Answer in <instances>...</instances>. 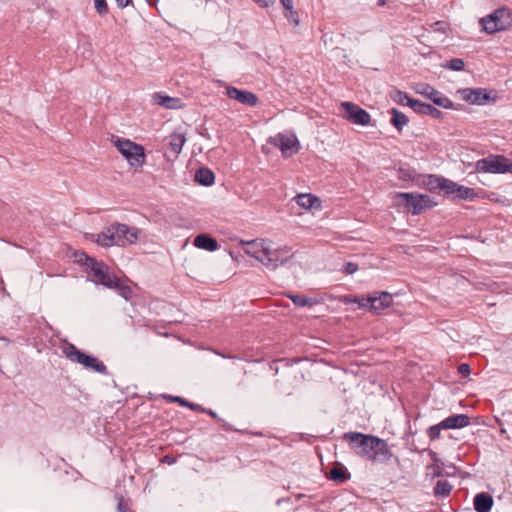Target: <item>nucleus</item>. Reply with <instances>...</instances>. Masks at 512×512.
I'll return each instance as SVG.
<instances>
[{
  "label": "nucleus",
  "mask_w": 512,
  "mask_h": 512,
  "mask_svg": "<svg viewBox=\"0 0 512 512\" xmlns=\"http://www.w3.org/2000/svg\"><path fill=\"white\" fill-rule=\"evenodd\" d=\"M453 486L447 480H438L433 487V494L436 497H448Z\"/></svg>",
  "instance_id": "cd10ccee"
},
{
  "label": "nucleus",
  "mask_w": 512,
  "mask_h": 512,
  "mask_svg": "<svg viewBox=\"0 0 512 512\" xmlns=\"http://www.w3.org/2000/svg\"><path fill=\"white\" fill-rule=\"evenodd\" d=\"M442 67L453 71H462L465 67V63L461 58H453L443 63Z\"/></svg>",
  "instance_id": "58836bf2"
},
{
  "label": "nucleus",
  "mask_w": 512,
  "mask_h": 512,
  "mask_svg": "<svg viewBox=\"0 0 512 512\" xmlns=\"http://www.w3.org/2000/svg\"><path fill=\"white\" fill-rule=\"evenodd\" d=\"M459 185L451 180L443 179L440 191H443L445 195H454L457 194V190Z\"/></svg>",
  "instance_id": "4c0bfd02"
},
{
  "label": "nucleus",
  "mask_w": 512,
  "mask_h": 512,
  "mask_svg": "<svg viewBox=\"0 0 512 512\" xmlns=\"http://www.w3.org/2000/svg\"><path fill=\"white\" fill-rule=\"evenodd\" d=\"M343 439L356 454L369 461L384 462L391 457L387 443L376 436L348 432L343 435Z\"/></svg>",
  "instance_id": "f257e3e1"
},
{
  "label": "nucleus",
  "mask_w": 512,
  "mask_h": 512,
  "mask_svg": "<svg viewBox=\"0 0 512 512\" xmlns=\"http://www.w3.org/2000/svg\"><path fill=\"white\" fill-rule=\"evenodd\" d=\"M458 373L463 377H467L471 373L470 365L467 363H462L458 366Z\"/></svg>",
  "instance_id": "a18cd8bd"
},
{
  "label": "nucleus",
  "mask_w": 512,
  "mask_h": 512,
  "mask_svg": "<svg viewBox=\"0 0 512 512\" xmlns=\"http://www.w3.org/2000/svg\"><path fill=\"white\" fill-rule=\"evenodd\" d=\"M240 245L243 246L244 252L260 261L269 269H276L280 265H284L290 259L288 253L290 248L287 246L271 249L268 243L262 239H255L252 241H240Z\"/></svg>",
  "instance_id": "f03ea898"
},
{
  "label": "nucleus",
  "mask_w": 512,
  "mask_h": 512,
  "mask_svg": "<svg viewBox=\"0 0 512 512\" xmlns=\"http://www.w3.org/2000/svg\"><path fill=\"white\" fill-rule=\"evenodd\" d=\"M161 462L167 463L169 465H172V464H174L176 462V458L174 456H172V455H165L162 458Z\"/></svg>",
  "instance_id": "8fccbe9b"
},
{
  "label": "nucleus",
  "mask_w": 512,
  "mask_h": 512,
  "mask_svg": "<svg viewBox=\"0 0 512 512\" xmlns=\"http://www.w3.org/2000/svg\"><path fill=\"white\" fill-rule=\"evenodd\" d=\"M139 229L126 224L115 223L97 234L96 242L101 246L113 245L125 247L138 241Z\"/></svg>",
  "instance_id": "7ed1b4c3"
},
{
  "label": "nucleus",
  "mask_w": 512,
  "mask_h": 512,
  "mask_svg": "<svg viewBox=\"0 0 512 512\" xmlns=\"http://www.w3.org/2000/svg\"><path fill=\"white\" fill-rule=\"evenodd\" d=\"M193 244L195 247L213 252L218 249V243L216 239L207 235V234H199L194 238Z\"/></svg>",
  "instance_id": "f3484780"
},
{
  "label": "nucleus",
  "mask_w": 512,
  "mask_h": 512,
  "mask_svg": "<svg viewBox=\"0 0 512 512\" xmlns=\"http://www.w3.org/2000/svg\"><path fill=\"white\" fill-rule=\"evenodd\" d=\"M479 22L483 28V31H485L488 34H494L499 31H504V28L501 24V20L498 17L497 10L481 18Z\"/></svg>",
  "instance_id": "f8f14e48"
},
{
  "label": "nucleus",
  "mask_w": 512,
  "mask_h": 512,
  "mask_svg": "<svg viewBox=\"0 0 512 512\" xmlns=\"http://www.w3.org/2000/svg\"><path fill=\"white\" fill-rule=\"evenodd\" d=\"M269 143L279 148L284 157H290L299 151L300 144L295 135L278 133L269 139Z\"/></svg>",
  "instance_id": "6e6552de"
},
{
  "label": "nucleus",
  "mask_w": 512,
  "mask_h": 512,
  "mask_svg": "<svg viewBox=\"0 0 512 512\" xmlns=\"http://www.w3.org/2000/svg\"><path fill=\"white\" fill-rule=\"evenodd\" d=\"M432 26L434 27L435 31H440L442 33H445L446 30L448 29V23L445 21H437L433 23Z\"/></svg>",
  "instance_id": "49530a36"
},
{
  "label": "nucleus",
  "mask_w": 512,
  "mask_h": 512,
  "mask_svg": "<svg viewBox=\"0 0 512 512\" xmlns=\"http://www.w3.org/2000/svg\"><path fill=\"white\" fill-rule=\"evenodd\" d=\"M418 93L426 96L434 105L444 109H459L461 106L460 104L455 106L448 97L426 84L421 85V88L418 86Z\"/></svg>",
  "instance_id": "9d476101"
},
{
  "label": "nucleus",
  "mask_w": 512,
  "mask_h": 512,
  "mask_svg": "<svg viewBox=\"0 0 512 512\" xmlns=\"http://www.w3.org/2000/svg\"><path fill=\"white\" fill-rule=\"evenodd\" d=\"M436 204L429 195L418 193V213L424 209L432 208Z\"/></svg>",
  "instance_id": "c9c22d12"
},
{
  "label": "nucleus",
  "mask_w": 512,
  "mask_h": 512,
  "mask_svg": "<svg viewBox=\"0 0 512 512\" xmlns=\"http://www.w3.org/2000/svg\"><path fill=\"white\" fill-rule=\"evenodd\" d=\"M389 97L398 104H404L407 101V104L414 110H416V99L408 97V95L400 90L392 89L389 92Z\"/></svg>",
  "instance_id": "b1692460"
},
{
  "label": "nucleus",
  "mask_w": 512,
  "mask_h": 512,
  "mask_svg": "<svg viewBox=\"0 0 512 512\" xmlns=\"http://www.w3.org/2000/svg\"><path fill=\"white\" fill-rule=\"evenodd\" d=\"M153 98L156 104L167 109H178L181 107V100L179 98L170 97L162 93H155Z\"/></svg>",
  "instance_id": "412c9836"
},
{
  "label": "nucleus",
  "mask_w": 512,
  "mask_h": 512,
  "mask_svg": "<svg viewBox=\"0 0 512 512\" xmlns=\"http://www.w3.org/2000/svg\"><path fill=\"white\" fill-rule=\"evenodd\" d=\"M377 5L379 7L385 6L386 5V0H378Z\"/></svg>",
  "instance_id": "864d4df0"
},
{
  "label": "nucleus",
  "mask_w": 512,
  "mask_h": 512,
  "mask_svg": "<svg viewBox=\"0 0 512 512\" xmlns=\"http://www.w3.org/2000/svg\"><path fill=\"white\" fill-rule=\"evenodd\" d=\"M358 270V265L356 263L348 262L344 265V272L347 274H353Z\"/></svg>",
  "instance_id": "de8ad7c7"
},
{
  "label": "nucleus",
  "mask_w": 512,
  "mask_h": 512,
  "mask_svg": "<svg viewBox=\"0 0 512 512\" xmlns=\"http://www.w3.org/2000/svg\"><path fill=\"white\" fill-rule=\"evenodd\" d=\"M442 429H444V428L441 426V422H440L437 425L429 427L427 430V434L431 440H435L439 437L440 431Z\"/></svg>",
  "instance_id": "c03bdc74"
},
{
  "label": "nucleus",
  "mask_w": 512,
  "mask_h": 512,
  "mask_svg": "<svg viewBox=\"0 0 512 512\" xmlns=\"http://www.w3.org/2000/svg\"><path fill=\"white\" fill-rule=\"evenodd\" d=\"M95 9L99 15H106L108 13V5L106 0H94Z\"/></svg>",
  "instance_id": "37998d69"
},
{
  "label": "nucleus",
  "mask_w": 512,
  "mask_h": 512,
  "mask_svg": "<svg viewBox=\"0 0 512 512\" xmlns=\"http://www.w3.org/2000/svg\"><path fill=\"white\" fill-rule=\"evenodd\" d=\"M115 500L117 502V512H134L130 508V504L124 497L120 494L115 495Z\"/></svg>",
  "instance_id": "ea45409f"
},
{
  "label": "nucleus",
  "mask_w": 512,
  "mask_h": 512,
  "mask_svg": "<svg viewBox=\"0 0 512 512\" xmlns=\"http://www.w3.org/2000/svg\"><path fill=\"white\" fill-rule=\"evenodd\" d=\"M443 179L435 175H420L418 176V183L421 182L430 191H440Z\"/></svg>",
  "instance_id": "4be33fe9"
},
{
  "label": "nucleus",
  "mask_w": 512,
  "mask_h": 512,
  "mask_svg": "<svg viewBox=\"0 0 512 512\" xmlns=\"http://www.w3.org/2000/svg\"><path fill=\"white\" fill-rule=\"evenodd\" d=\"M477 512H489L493 506V498L488 493H478L473 500Z\"/></svg>",
  "instance_id": "a211bd4d"
},
{
  "label": "nucleus",
  "mask_w": 512,
  "mask_h": 512,
  "mask_svg": "<svg viewBox=\"0 0 512 512\" xmlns=\"http://www.w3.org/2000/svg\"><path fill=\"white\" fill-rule=\"evenodd\" d=\"M163 398L166 399L169 402H175L178 403L181 406L187 407L192 411H200L204 410V408L196 403H192L187 401L185 398H182L180 396H173V395H163Z\"/></svg>",
  "instance_id": "bb28decb"
},
{
  "label": "nucleus",
  "mask_w": 512,
  "mask_h": 512,
  "mask_svg": "<svg viewBox=\"0 0 512 512\" xmlns=\"http://www.w3.org/2000/svg\"><path fill=\"white\" fill-rule=\"evenodd\" d=\"M394 199L399 206H403L409 213L416 215V195L414 193H396Z\"/></svg>",
  "instance_id": "dca6fc26"
},
{
  "label": "nucleus",
  "mask_w": 512,
  "mask_h": 512,
  "mask_svg": "<svg viewBox=\"0 0 512 512\" xmlns=\"http://www.w3.org/2000/svg\"><path fill=\"white\" fill-rule=\"evenodd\" d=\"M476 171L484 173L512 174V159L504 155H489L476 162Z\"/></svg>",
  "instance_id": "423d86ee"
},
{
  "label": "nucleus",
  "mask_w": 512,
  "mask_h": 512,
  "mask_svg": "<svg viewBox=\"0 0 512 512\" xmlns=\"http://www.w3.org/2000/svg\"><path fill=\"white\" fill-rule=\"evenodd\" d=\"M84 265L90 269V274L96 284H102L108 288H116L119 286V279L109 273L108 266L102 262L97 261L95 258L84 255Z\"/></svg>",
  "instance_id": "20e7f679"
},
{
  "label": "nucleus",
  "mask_w": 512,
  "mask_h": 512,
  "mask_svg": "<svg viewBox=\"0 0 512 512\" xmlns=\"http://www.w3.org/2000/svg\"><path fill=\"white\" fill-rule=\"evenodd\" d=\"M462 99L475 105H484L488 102H495L497 96L493 91L484 88H464L459 90Z\"/></svg>",
  "instance_id": "1a4fd4ad"
},
{
  "label": "nucleus",
  "mask_w": 512,
  "mask_h": 512,
  "mask_svg": "<svg viewBox=\"0 0 512 512\" xmlns=\"http://www.w3.org/2000/svg\"><path fill=\"white\" fill-rule=\"evenodd\" d=\"M63 353L71 362L81 364L86 369L93 370L100 374H107V367L96 357L88 355L79 350L75 345L69 344L63 349Z\"/></svg>",
  "instance_id": "39448f33"
},
{
  "label": "nucleus",
  "mask_w": 512,
  "mask_h": 512,
  "mask_svg": "<svg viewBox=\"0 0 512 512\" xmlns=\"http://www.w3.org/2000/svg\"><path fill=\"white\" fill-rule=\"evenodd\" d=\"M185 142L186 137L182 132L175 131L169 136V147L175 153V155H178L181 152Z\"/></svg>",
  "instance_id": "5701e85b"
},
{
  "label": "nucleus",
  "mask_w": 512,
  "mask_h": 512,
  "mask_svg": "<svg viewBox=\"0 0 512 512\" xmlns=\"http://www.w3.org/2000/svg\"><path fill=\"white\" fill-rule=\"evenodd\" d=\"M116 288L119 289L121 295L124 296L125 298H128V294L131 293L130 287L122 285L120 281H119V286Z\"/></svg>",
  "instance_id": "09e8293b"
},
{
  "label": "nucleus",
  "mask_w": 512,
  "mask_h": 512,
  "mask_svg": "<svg viewBox=\"0 0 512 512\" xmlns=\"http://www.w3.org/2000/svg\"><path fill=\"white\" fill-rule=\"evenodd\" d=\"M371 312L380 313L383 309L392 304V295L387 292H376L371 295Z\"/></svg>",
  "instance_id": "2eb2a0df"
},
{
  "label": "nucleus",
  "mask_w": 512,
  "mask_h": 512,
  "mask_svg": "<svg viewBox=\"0 0 512 512\" xmlns=\"http://www.w3.org/2000/svg\"><path fill=\"white\" fill-rule=\"evenodd\" d=\"M397 177L403 181H412L414 179L413 171L402 166L397 170Z\"/></svg>",
  "instance_id": "a19ab883"
},
{
  "label": "nucleus",
  "mask_w": 512,
  "mask_h": 512,
  "mask_svg": "<svg viewBox=\"0 0 512 512\" xmlns=\"http://www.w3.org/2000/svg\"><path fill=\"white\" fill-rule=\"evenodd\" d=\"M347 302H353L357 303L359 308L361 309H367L371 311V304H372V298L371 295L368 297H357V296H350L346 297Z\"/></svg>",
  "instance_id": "f704fd0d"
},
{
  "label": "nucleus",
  "mask_w": 512,
  "mask_h": 512,
  "mask_svg": "<svg viewBox=\"0 0 512 512\" xmlns=\"http://www.w3.org/2000/svg\"><path fill=\"white\" fill-rule=\"evenodd\" d=\"M470 424V418L466 414H454L441 421L444 429H459Z\"/></svg>",
  "instance_id": "ddd939ff"
},
{
  "label": "nucleus",
  "mask_w": 512,
  "mask_h": 512,
  "mask_svg": "<svg viewBox=\"0 0 512 512\" xmlns=\"http://www.w3.org/2000/svg\"><path fill=\"white\" fill-rule=\"evenodd\" d=\"M477 193L474 189L459 185L456 197L462 200H473Z\"/></svg>",
  "instance_id": "e433bc0d"
},
{
  "label": "nucleus",
  "mask_w": 512,
  "mask_h": 512,
  "mask_svg": "<svg viewBox=\"0 0 512 512\" xmlns=\"http://www.w3.org/2000/svg\"><path fill=\"white\" fill-rule=\"evenodd\" d=\"M226 95L230 99H234L241 104L250 107H256L259 104V99L255 93L247 90H240L234 86L226 87Z\"/></svg>",
  "instance_id": "9b49d317"
},
{
  "label": "nucleus",
  "mask_w": 512,
  "mask_h": 512,
  "mask_svg": "<svg viewBox=\"0 0 512 512\" xmlns=\"http://www.w3.org/2000/svg\"><path fill=\"white\" fill-rule=\"evenodd\" d=\"M296 203L305 209L320 208V199L312 194H299L295 197Z\"/></svg>",
  "instance_id": "aec40b11"
},
{
  "label": "nucleus",
  "mask_w": 512,
  "mask_h": 512,
  "mask_svg": "<svg viewBox=\"0 0 512 512\" xmlns=\"http://www.w3.org/2000/svg\"><path fill=\"white\" fill-rule=\"evenodd\" d=\"M418 113L424 114V115H430L431 117L435 119H441L443 118L444 114L441 110L434 107L431 104L423 103L418 100Z\"/></svg>",
  "instance_id": "a878e982"
},
{
  "label": "nucleus",
  "mask_w": 512,
  "mask_h": 512,
  "mask_svg": "<svg viewBox=\"0 0 512 512\" xmlns=\"http://www.w3.org/2000/svg\"><path fill=\"white\" fill-rule=\"evenodd\" d=\"M340 108L343 111L342 117L352 124L367 126L371 122L370 114L353 102H341Z\"/></svg>",
  "instance_id": "0eeeda50"
},
{
  "label": "nucleus",
  "mask_w": 512,
  "mask_h": 512,
  "mask_svg": "<svg viewBox=\"0 0 512 512\" xmlns=\"http://www.w3.org/2000/svg\"><path fill=\"white\" fill-rule=\"evenodd\" d=\"M195 180L203 186H210L214 183L215 175L209 168H200L195 174Z\"/></svg>",
  "instance_id": "393cba45"
},
{
  "label": "nucleus",
  "mask_w": 512,
  "mask_h": 512,
  "mask_svg": "<svg viewBox=\"0 0 512 512\" xmlns=\"http://www.w3.org/2000/svg\"><path fill=\"white\" fill-rule=\"evenodd\" d=\"M511 12H512V9H511Z\"/></svg>",
  "instance_id": "5fc2aeb1"
},
{
  "label": "nucleus",
  "mask_w": 512,
  "mask_h": 512,
  "mask_svg": "<svg viewBox=\"0 0 512 512\" xmlns=\"http://www.w3.org/2000/svg\"><path fill=\"white\" fill-rule=\"evenodd\" d=\"M428 454L430 455L433 463L426 465L425 478L434 479L436 477L443 476L444 463L440 461V459L437 457V453L434 451L429 450Z\"/></svg>",
  "instance_id": "4468645a"
},
{
  "label": "nucleus",
  "mask_w": 512,
  "mask_h": 512,
  "mask_svg": "<svg viewBox=\"0 0 512 512\" xmlns=\"http://www.w3.org/2000/svg\"><path fill=\"white\" fill-rule=\"evenodd\" d=\"M280 2L285 9V17L297 26L299 24V15L298 12L293 9L292 0H280Z\"/></svg>",
  "instance_id": "c85d7f7f"
},
{
  "label": "nucleus",
  "mask_w": 512,
  "mask_h": 512,
  "mask_svg": "<svg viewBox=\"0 0 512 512\" xmlns=\"http://www.w3.org/2000/svg\"><path fill=\"white\" fill-rule=\"evenodd\" d=\"M497 10L498 17L501 20V24L504 30H507L512 26V12L511 9L507 7H500Z\"/></svg>",
  "instance_id": "473e14b6"
},
{
  "label": "nucleus",
  "mask_w": 512,
  "mask_h": 512,
  "mask_svg": "<svg viewBox=\"0 0 512 512\" xmlns=\"http://www.w3.org/2000/svg\"><path fill=\"white\" fill-rule=\"evenodd\" d=\"M292 302L299 307H312L316 301L303 294L288 295Z\"/></svg>",
  "instance_id": "72a5a7b5"
},
{
  "label": "nucleus",
  "mask_w": 512,
  "mask_h": 512,
  "mask_svg": "<svg viewBox=\"0 0 512 512\" xmlns=\"http://www.w3.org/2000/svg\"><path fill=\"white\" fill-rule=\"evenodd\" d=\"M261 7H268L274 0H254Z\"/></svg>",
  "instance_id": "3c124183"
},
{
  "label": "nucleus",
  "mask_w": 512,
  "mask_h": 512,
  "mask_svg": "<svg viewBox=\"0 0 512 512\" xmlns=\"http://www.w3.org/2000/svg\"><path fill=\"white\" fill-rule=\"evenodd\" d=\"M116 148L118 149V151L124 156L126 157V155L128 153H130L133 149H135V146L137 145L136 143L132 142L131 140L129 139H120L118 138L115 142H114Z\"/></svg>",
  "instance_id": "2f4dec72"
},
{
  "label": "nucleus",
  "mask_w": 512,
  "mask_h": 512,
  "mask_svg": "<svg viewBox=\"0 0 512 512\" xmlns=\"http://www.w3.org/2000/svg\"><path fill=\"white\" fill-rule=\"evenodd\" d=\"M329 477L335 482L344 483L349 479V473L343 466H334L329 472Z\"/></svg>",
  "instance_id": "c756f323"
},
{
  "label": "nucleus",
  "mask_w": 512,
  "mask_h": 512,
  "mask_svg": "<svg viewBox=\"0 0 512 512\" xmlns=\"http://www.w3.org/2000/svg\"><path fill=\"white\" fill-rule=\"evenodd\" d=\"M199 412H203V413H206L208 414L209 416H211L212 418L216 419L218 423H221L222 424V427L227 430V431H230L232 430V427L228 424H226L224 422L223 419H221L220 417H218V415L216 414V412H214L213 410L211 409H206L204 408V410H200Z\"/></svg>",
  "instance_id": "79ce46f5"
},
{
  "label": "nucleus",
  "mask_w": 512,
  "mask_h": 512,
  "mask_svg": "<svg viewBox=\"0 0 512 512\" xmlns=\"http://www.w3.org/2000/svg\"><path fill=\"white\" fill-rule=\"evenodd\" d=\"M118 7L120 8H125L127 7L130 3H132V0H115Z\"/></svg>",
  "instance_id": "603ef678"
},
{
  "label": "nucleus",
  "mask_w": 512,
  "mask_h": 512,
  "mask_svg": "<svg viewBox=\"0 0 512 512\" xmlns=\"http://www.w3.org/2000/svg\"><path fill=\"white\" fill-rule=\"evenodd\" d=\"M125 159L132 167H141L145 162V152L143 146L137 144L135 149L126 155Z\"/></svg>",
  "instance_id": "6ab92c4d"
},
{
  "label": "nucleus",
  "mask_w": 512,
  "mask_h": 512,
  "mask_svg": "<svg viewBox=\"0 0 512 512\" xmlns=\"http://www.w3.org/2000/svg\"><path fill=\"white\" fill-rule=\"evenodd\" d=\"M391 124L397 129L402 130V128L408 123V117L397 110L396 108L391 109Z\"/></svg>",
  "instance_id": "7c9ffc66"
}]
</instances>
